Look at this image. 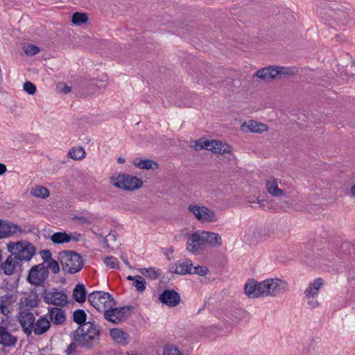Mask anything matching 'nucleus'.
<instances>
[{
	"label": "nucleus",
	"instance_id": "obj_26",
	"mask_svg": "<svg viewBox=\"0 0 355 355\" xmlns=\"http://www.w3.org/2000/svg\"><path fill=\"white\" fill-rule=\"evenodd\" d=\"M193 269V263L191 260L187 259L180 262L175 269V272L180 275H185L187 273L191 274Z\"/></svg>",
	"mask_w": 355,
	"mask_h": 355
},
{
	"label": "nucleus",
	"instance_id": "obj_28",
	"mask_svg": "<svg viewBox=\"0 0 355 355\" xmlns=\"http://www.w3.org/2000/svg\"><path fill=\"white\" fill-rule=\"evenodd\" d=\"M31 194L36 198H46L49 196V191L45 187L37 185L31 189Z\"/></svg>",
	"mask_w": 355,
	"mask_h": 355
},
{
	"label": "nucleus",
	"instance_id": "obj_57",
	"mask_svg": "<svg viewBox=\"0 0 355 355\" xmlns=\"http://www.w3.org/2000/svg\"><path fill=\"white\" fill-rule=\"evenodd\" d=\"M259 204L260 205V207L264 208L265 205L263 201H259Z\"/></svg>",
	"mask_w": 355,
	"mask_h": 355
},
{
	"label": "nucleus",
	"instance_id": "obj_6",
	"mask_svg": "<svg viewBox=\"0 0 355 355\" xmlns=\"http://www.w3.org/2000/svg\"><path fill=\"white\" fill-rule=\"evenodd\" d=\"M110 183L124 191H135L143 187V181L136 176L125 173L116 174L110 178Z\"/></svg>",
	"mask_w": 355,
	"mask_h": 355
},
{
	"label": "nucleus",
	"instance_id": "obj_43",
	"mask_svg": "<svg viewBox=\"0 0 355 355\" xmlns=\"http://www.w3.org/2000/svg\"><path fill=\"white\" fill-rule=\"evenodd\" d=\"M208 269L205 266H193L191 274H197L201 276H205L207 274Z\"/></svg>",
	"mask_w": 355,
	"mask_h": 355
},
{
	"label": "nucleus",
	"instance_id": "obj_44",
	"mask_svg": "<svg viewBox=\"0 0 355 355\" xmlns=\"http://www.w3.org/2000/svg\"><path fill=\"white\" fill-rule=\"evenodd\" d=\"M85 155V151L82 146H75L71 148L67 155Z\"/></svg>",
	"mask_w": 355,
	"mask_h": 355
},
{
	"label": "nucleus",
	"instance_id": "obj_55",
	"mask_svg": "<svg viewBox=\"0 0 355 355\" xmlns=\"http://www.w3.org/2000/svg\"><path fill=\"white\" fill-rule=\"evenodd\" d=\"M75 160H81L84 157H70Z\"/></svg>",
	"mask_w": 355,
	"mask_h": 355
},
{
	"label": "nucleus",
	"instance_id": "obj_58",
	"mask_svg": "<svg viewBox=\"0 0 355 355\" xmlns=\"http://www.w3.org/2000/svg\"><path fill=\"white\" fill-rule=\"evenodd\" d=\"M26 354L27 355V352L26 351L25 353H24V355Z\"/></svg>",
	"mask_w": 355,
	"mask_h": 355
},
{
	"label": "nucleus",
	"instance_id": "obj_11",
	"mask_svg": "<svg viewBox=\"0 0 355 355\" xmlns=\"http://www.w3.org/2000/svg\"><path fill=\"white\" fill-rule=\"evenodd\" d=\"M188 209L200 221L215 222L217 220L215 211L205 206L190 205Z\"/></svg>",
	"mask_w": 355,
	"mask_h": 355
},
{
	"label": "nucleus",
	"instance_id": "obj_7",
	"mask_svg": "<svg viewBox=\"0 0 355 355\" xmlns=\"http://www.w3.org/2000/svg\"><path fill=\"white\" fill-rule=\"evenodd\" d=\"M324 285V281L321 277L316 278L308 284L304 294L309 309H315L320 306L318 295Z\"/></svg>",
	"mask_w": 355,
	"mask_h": 355
},
{
	"label": "nucleus",
	"instance_id": "obj_49",
	"mask_svg": "<svg viewBox=\"0 0 355 355\" xmlns=\"http://www.w3.org/2000/svg\"><path fill=\"white\" fill-rule=\"evenodd\" d=\"M7 171L6 166L0 163V175L4 174Z\"/></svg>",
	"mask_w": 355,
	"mask_h": 355
},
{
	"label": "nucleus",
	"instance_id": "obj_30",
	"mask_svg": "<svg viewBox=\"0 0 355 355\" xmlns=\"http://www.w3.org/2000/svg\"><path fill=\"white\" fill-rule=\"evenodd\" d=\"M88 21V16L85 12H76L73 13L71 21L76 26H80Z\"/></svg>",
	"mask_w": 355,
	"mask_h": 355
},
{
	"label": "nucleus",
	"instance_id": "obj_15",
	"mask_svg": "<svg viewBox=\"0 0 355 355\" xmlns=\"http://www.w3.org/2000/svg\"><path fill=\"white\" fill-rule=\"evenodd\" d=\"M50 321L45 317H40L31 328H25V334L30 335L33 332L35 335L44 334L50 328Z\"/></svg>",
	"mask_w": 355,
	"mask_h": 355
},
{
	"label": "nucleus",
	"instance_id": "obj_8",
	"mask_svg": "<svg viewBox=\"0 0 355 355\" xmlns=\"http://www.w3.org/2000/svg\"><path fill=\"white\" fill-rule=\"evenodd\" d=\"M89 302L97 311L104 312L108 308L116 305V302L112 296L107 292L94 291L88 296Z\"/></svg>",
	"mask_w": 355,
	"mask_h": 355
},
{
	"label": "nucleus",
	"instance_id": "obj_23",
	"mask_svg": "<svg viewBox=\"0 0 355 355\" xmlns=\"http://www.w3.org/2000/svg\"><path fill=\"white\" fill-rule=\"evenodd\" d=\"M17 342V338L9 333L8 329L0 327V344L3 346H12Z\"/></svg>",
	"mask_w": 355,
	"mask_h": 355
},
{
	"label": "nucleus",
	"instance_id": "obj_22",
	"mask_svg": "<svg viewBox=\"0 0 355 355\" xmlns=\"http://www.w3.org/2000/svg\"><path fill=\"white\" fill-rule=\"evenodd\" d=\"M331 17L340 26L348 24L350 17L348 12L344 9H337L331 14Z\"/></svg>",
	"mask_w": 355,
	"mask_h": 355
},
{
	"label": "nucleus",
	"instance_id": "obj_36",
	"mask_svg": "<svg viewBox=\"0 0 355 355\" xmlns=\"http://www.w3.org/2000/svg\"><path fill=\"white\" fill-rule=\"evenodd\" d=\"M104 263L110 269H119V262L117 258L114 257H107L104 259Z\"/></svg>",
	"mask_w": 355,
	"mask_h": 355
},
{
	"label": "nucleus",
	"instance_id": "obj_27",
	"mask_svg": "<svg viewBox=\"0 0 355 355\" xmlns=\"http://www.w3.org/2000/svg\"><path fill=\"white\" fill-rule=\"evenodd\" d=\"M73 297L78 302H83L86 299V291L84 285L78 284L73 289Z\"/></svg>",
	"mask_w": 355,
	"mask_h": 355
},
{
	"label": "nucleus",
	"instance_id": "obj_29",
	"mask_svg": "<svg viewBox=\"0 0 355 355\" xmlns=\"http://www.w3.org/2000/svg\"><path fill=\"white\" fill-rule=\"evenodd\" d=\"M35 248L31 243L24 241V261H30L35 254Z\"/></svg>",
	"mask_w": 355,
	"mask_h": 355
},
{
	"label": "nucleus",
	"instance_id": "obj_19",
	"mask_svg": "<svg viewBox=\"0 0 355 355\" xmlns=\"http://www.w3.org/2000/svg\"><path fill=\"white\" fill-rule=\"evenodd\" d=\"M48 313L51 321L54 324H62L66 320L64 311H63L60 307H49L48 308Z\"/></svg>",
	"mask_w": 355,
	"mask_h": 355
},
{
	"label": "nucleus",
	"instance_id": "obj_13",
	"mask_svg": "<svg viewBox=\"0 0 355 355\" xmlns=\"http://www.w3.org/2000/svg\"><path fill=\"white\" fill-rule=\"evenodd\" d=\"M129 308L126 306L114 308H108L103 312L104 318L114 324H119L125 320L126 318V313Z\"/></svg>",
	"mask_w": 355,
	"mask_h": 355
},
{
	"label": "nucleus",
	"instance_id": "obj_2",
	"mask_svg": "<svg viewBox=\"0 0 355 355\" xmlns=\"http://www.w3.org/2000/svg\"><path fill=\"white\" fill-rule=\"evenodd\" d=\"M101 329L94 321H88L79 326L73 333V339L78 345L87 349L96 346L100 340Z\"/></svg>",
	"mask_w": 355,
	"mask_h": 355
},
{
	"label": "nucleus",
	"instance_id": "obj_4",
	"mask_svg": "<svg viewBox=\"0 0 355 355\" xmlns=\"http://www.w3.org/2000/svg\"><path fill=\"white\" fill-rule=\"evenodd\" d=\"M189 146L195 150H200L203 148L215 154H229L232 153V148L226 142L218 140H208L205 138H200L198 140H191Z\"/></svg>",
	"mask_w": 355,
	"mask_h": 355
},
{
	"label": "nucleus",
	"instance_id": "obj_24",
	"mask_svg": "<svg viewBox=\"0 0 355 355\" xmlns=\"http://www.w3.org/2000/svg\"><path fill=\"white\" fill-rule=\"evenodd\" d=\"M205 245H220L221 237L218 234L201 231Z\"/></svg>",
	"mask_w": 355,
	"mask_h": 355
},
{
	"label": "nucleus",
	"instance_id": "obj_33",
	"mask_svg": "<svg viewBox=\"0 0 355 355\" xmlns=\"http://www.w3.org/2000/svg\"><path fill=\"white\" fill-rule=\"evenodd\" d=\"M24 299L26 306L35 307L37 305V294L36 292H31L28 296L24 293Z\"/></svg>",
	"mask_w": 355,
	"mask_h": 355
},
{
	"label": "nucleus",
	"instance_id": "obj_52",
	"mask_svg": "<svg viewBox=\"0 0 355 355\" xmlns=\"http://www.w3.org/2000/svg\"><path fill=\"white\" fill-rule=\"evenodd\" d=\"M121 259H122V260L123 261L124 263H125L127 266H128V267H130V265L129 261H128L127 257H123V256H122V257H121Z\"/></svg>",
	"mask_w": 355,
	"mask_h": 355
},
{
	"label": "nucleus",
	"instance_id": "obj_39",
	"mask_svg": "<svg viewBox=\"0 0 355 355\" xmlns=\"http://www.w3.org/2000/svg\"><path fill=\"white\" fill-rule=\"evenodd\" d=\"M163 355H183V354L177 347L170 345L164 347Z\"/></svg>",
	"mask_w": 355,
	"mask_h": 355
},
{
	"label": "nucleus",
	"instance_id": "obj_35",
	"mask_svg": "<svg viewBox=\"0 0 355 355\" xmlns=\"http://www.w3.org/2000/svg\"><path fill=\"white\" fill-rule=\"evenodd\" d=\"M35 317L32 313L27 312L24 310V333H25V328L33 326L35 323Z\"/></svg>",
	"mask_w": 355,
	"mask_h": 355
},
{
	"label": "nucleus",
	"instance_id": "obj_34",
	"mask_svg": "<svg viewBox=\"0 0 355 355\" xmlns=\"http://www.w3.org/2000/svg\"><path fill=\"white\" fill-rule=\"evenodd\" d=\"M73 321L79 324V326L83 325L86 323V313L85 311L82 309L76 310L73 312Z\"/></svg>",
	"mask_w": 355,
	"mask_h": 355
},
{
	"label": "nucleus",
	"instance_id": "obj_42",
	"mask_svg": "<svg viewBox=\"0 0 355 355\" xmlns=\"http://www.w3.org/2000/svg\"><path fill=\"white\" fill-rule=\"evenodd\" d=\"M24 91L27 92L28 94L33 95L36 91V86L30 81L24 83Z\"/></svg>",
	"mask_w": 355,
	"mask_h": 355
},
{
	"label": "nucleus",
	"instance_id": "obj_50",
	"mask_svg": "<svg viewBox=\"0 0 355 355\" xmlns=\"http://www.w3.org/2000/svg\"><path fill=\"white\" fill-rule=\"evenodd\" d=\"M1 311L3 315H6L8 313H9V311L8 310L7 307L4 305H1L0 306Z\"/></svg>",
	"mask_w": 355,
	"mask_h": 355
},
{
	"label": "nucleus",
	"instance_id": "obj_1",
	"mask_svg": "<svg viewBox=\"0 0 355 355\" xmlns=\"http://www.w3.org/2000/svg\"><path fill=\"white\" fill-rule=\"evenodd\" d=\"M287 288V282L278 278H268L261 282L251 279L245 283L244 291L250 298L275 297L283 295Z\"/></svg>",
	"mask_w": 355,
	"mask_h": 355
},
{
	"label": "nucleus",
	"instance_id": "obj_5",
	"mask_svg": "<svg viewBox=\"0 0 355 355\" xmlns=\"http://www.w3.org/2000/svg\"><path fill=\"white\" fill-rule=\"evenodd\" d=\"M58 260L62 266V270L69 274L79 272L83 266L82 257L77 252L71 250L60 252Z\"/></svg>",
	"mask_w": 355,
	"mask_h": 355
},
{
	"label": "nucleus",
	"instance_id": "obj_46",
	"mask_svg": "<svg viewBox=\"0 0 355 355\" xmlns=\"http://www.w3.org/2000/svg\"><path fill=\"white\" fill-rule=\"evenodd\" d=\"M40 255L42 259H43V263L44 265L46 263L49 262L51 259H53L52 258L51 252L49 250H43L40 251Z\"/></svg>",
	"mask_w": 355,
	"mask_h": 355
},
{
	"label": "nucleus",
	"instance_id": "obj_56",
	"mask_svg": "<svg viewBox=\"0 0 355 355\" xmlns=\"http://www.w3.org/2000/svg\"><path fill=\"white\" fill-rule=\"evenodd\" d=\"M127 279L130 280V281H134V282H135V277H133V276H130H130H128V277H127Z\"/></svg>",
	"mask_w": 355,
	"mask_h": 355
},
{
	"label": "nucleus",
	"instance_id": "obj_48",
	"mask_svg": "<svg viewBox=\"0 0 355 355\" xmlns=\"http://www.w3.org/2000/svg\"><path fill=\"white\" fill-rule=\"evenodd\" d=\"M174 252V250L172 248H168L165 249L164 253L167 257L168 259H171L170 255H171Z\"/></svg>",
	"mask_w": 355,
	"mask_h": 355
},
{
	"label": "nucleus",
	"instance_id": "obj_41",
	"mask_svg": "<svg viewBox=\"0 0 355 355\" xmlns=\"http://www.w3.org/2000/svg\"><path fill=\"white\" fill-rule=\"evenodd\" d=\"M24 52L28 55H35L40 52V48L35 45L29 44L24 47Z\"/></svg>",
	"mask_w": 355,
	"mask_h": 355
},
{
	"label": "nucleus",
	"instance_id": "obj_12",
	"mask_svg": "<svg viewBox=\"0 0 355 355\" xmlns=\"http://www.w3.org/2000/svg\"><path fill=\"white\" fill-rule=\"evenodd\" d=\"M206 246L201 231L191 234L187 243V250L194 254H201Z\"/></svg>",
	"mask_w": 355,
	"mask_h": 355
},
{
	"label": "nucleus",
	"instance_id": "obj_31",
	"mask_svg": "<svg viewBox=\"0 0 355 355\" xmlns=\"http://www.w3.org/2000/svg\"><path fill=\"white\" fill-rule=\"evenodd\" d=\"M136 166L141 169H155L158 164L151 159H142L138 162H135Z\"/></svg>",
	"mask_w": 355,
	"mask_h": 355
},
{
	"label": "nucleus",
	"instance_id": "obj_54",
	"mask_svg": "<svg viewBox=\"0 0 355 355\" xmlns=\"http://www.w3.org/2000/svg\"><path fill=\"white\" fill-rule=\"evenodd\" d=\"M125 162V158H123V157H119V158H118V162H119V164H123Z\"/></svg>",
	"mask_w": 355,
	"mask_h": 355
},
{
	"label": "nucleus",
	"instance_id": "obj_32",
	"mask_svg": "<svg viewBox=\"0 0 355 355\" xmlns=\"http://www.w3.org/2000/svg\"><path fill=\"white\" fill-rule=\"evenodd\" d=\"M277 78L293 76L295 71L290 67L275 66Z\"/></svg>",
	"mask_w": 355,
	"mask_h": 355
},
{
	"label": "nucleus",
	"instance_id": "obj_45",
	"mask_svg": "<svg viewBox=\"0 0 355 355\" xmlns=\"http://www.w3.org/2000/svg\"><path fill=\"white\" fill-rule=\"evenodd\" d=\"M78 346H79L78 343L73 340V343L67 346L65 350L66 355H76Z\"/></svg>",
	"mask_w": 355,
	"mask_h": 355
},
{
	"label": "nucleus",
	"instance_id": "obj_20",
	"mask_svg": "<svg viewBox=\"0 0 355 355\" xmlns=\"http://www.w3.org/2000/svg\"><path fill=\"white\" fill-rule=\"evenodd\" d=\"M266 188L267 191L274 197H282L285 195V192L278 187L277 179L274 177H270L267 179Z\"/></svg>",
	"mask_w": 355,
	"mask_h": 355
},
{
	"label": "nucleus",
	"instance_id": "obj_10",
	"mask_svg": "<svg viewBox=\"0 0 355 355\" xmlns=\"http://www.w3.org/2000/svg\"><path fill=\"white\" fill-rule=\"evenodd\" d=\"M49 271L44 263L33 266L29 270L27 281L34 286H41L48 278Z\"/></svg>",
	"mask_w": 355,
	"mask_h": 355
},
{
	"label": "nucleus",
	"instance_id": "obj_18",
	"mask_svg": "<svg viewBox=\"0 0 355 355\" xmlns=\"http://www.w3.org/2000/svg\"><path fill=\"white\" fill-rule=\"evenodd\" d=\"M253 77L259 78L264 82H271L277 78L275 66L262 68L258 70Z\"/></svg>",
	"mask_w": 355,
	"mask_h": 355
},
{
	"label": "nucleus",
	"instance_id": "obj_53",
	"mask_svg": "<svg viewBox=\"0 0 355 355\" xmlns=\"http://www.w3.org/2000/svg\"><path fill=\"white\" fill-rule=\"evenodd\" d=\"M350 193L351 194L355 197V184H354L353 186H352L351 187V189H350Z\"/></svg>",
	"mask_w": 355,
	"mask_h": 355
},
{
	"label": "nucleus",
	"instance_id": "obj_17",
	"mask_svg": "<svg viewBox=\"0 0 355 355\" xmlns=\"http://www.w3.org/2000/svg\"><path fill=\"white\" fill-rule=\"evenodd\" d=\"M19 231L17 225L10 221L0 219V239L11 236Z\"/></svg>",
	"mask_w": 355,
	"mask_h": 355
},
{
	"label": "nucleus",
	"instance_id": "obj_51",
	"mask_svg": "<svg viewBox=\"0 0 355 355\" xmlns=\"http://www.w3.org/2000/svg\"><path fill=\"white\" fill-rule=\"evenodd\" d=\"M18 317V321L21 326L22 327V311H19L17 315Z\"/></svg>",
	"mask_w": 355,
	"mask_h": 355
},
{
	"label": "nucleus",
	"instance_id": "obj_3",
	"mask_svg": "<svg viewBox=\"0 0 355 355\" xmlns=\"http://www.w3.org/2000/svg\"><path fill=\"white\" fill-rule=\"evenodd\" d=\"M7 248L10 254L1 264V268L6 275H11L22 262V241L10 242Z\"/></svg>",
	"mask_w": 355,
	"mask_h": 355
},
{
	"label": "nucleus",
	"instance_id": "obj_38",
	"mask_svg": "<svg viewBox=\"0 0 355 355\" xmlns=\"http://www.w3.org/2000/svg\"><path fill=\"white\" fill-rule=\"evenodd\" d=\"M133 285L139 292H143L146 289V282L144 278L141 276H135V281L133 282Z\"/></svg>",
	"mask_w": 355,
	"mask_h": 355
},
{
	"label": "nucleus",
	"instance_id": "obj_47",
	"mask_svg": "<svg viewBox=\"0 0 355 355\" xmlns=\"http://www.w3.org/2000/svg\"><path fill=\"white\" fill-rule=\"evenodd\" d=\"M59 88L61 92L64 94H67L71 92V88L66 85H61Z\"/></svg>",
	"mask_w": 355,
	"mask_h": 355
},
{
	"label": "nucleus",
	"instance_id": "obj_21",
	"mask_svg": "<svg viewBox=\"0 0 355 355\" xmlns=\"http://www.w3.org/2000/svg\"><path fill=\"white\" fill-rule=\"evenodd\" d=\"M110 336L119 344L125 345L129 343V335L119 328H113L110 331Z\"/></svg>",
	"mask_w": 355,
	"mask_h": 355
},
{
	"label": "nucleus",
	"instance_id": "obj_40",
	"mask_svg": "<svg viewBox=\"0 0 355 355\" xmlns=\"http://www.w3.org/2000/svg\"><path fill=\"white\" fill-rule=\"evenodd\" d=\"M47 270H51L53 274H58L60 272V266L58 262L55 259H51L45 263Z\"/></svg>",
	"mask_w": 355,
	"mask_h": 355
},
{
	"label": "nucleus",
	"instance_id": "obj_37",
	"mask_svg": "<svg viewBox=\"0 0 355 355\" xmlns=\"http://www.w3.org/2000/svg\"><path fill=\"white\" fill-rule=\"evenodd\" d=\"M140 272L144 275L148 276L152 279H156L159 276L157 270L153 268H141L140 269Z\"/></svg>",
	"mask_w": 355,
	"mask_h": 355
},
{
	"label": "nucleus",
	"instance_id": "obj_25",
	"mask_svg": "<svg viewBox=\"0 0 355 355\" xmlns=\"http://www.w3.org/2000/svg\"><path fill=\"white\" fill-rule=\"evenodd\" d=\"M72 237L65 232H59L53 234L51 236V241L55 244H63L69 243Z\"/></svg>",
	"mask_w": 355,
	"mask_h": 355
},
{
	"label": "nucleus",
	"instance_id": "obj_9",
	"mask_svg": "<svg viewBox=\"0 0 355 355\" xmlns=\"http://www.w3.org/2000/svg\"><path fill=\"white\" fill-rule=\"evenodd\" d=\"M42 297L46 304L55 307H64L68 304L67 294L55 288L44 290Z\"/></svg>",
	"mask_w": 355,
	"mask_h": 355
},
{
	"label": "nucleus",
	"instance_id": "obj_16",
	"mask_svg": "<svg viewBox=\"0 0 355 355\" xmlns=\"http://www.w3.org/2000/svg\"><path fill=\"white\" fill-rule=\"evenodd\" d=\"M241 128L243 131L258 134H261L268 130V126L266 124L254 120L245 121L242 123Z\"/></svg>",
	"mask_w": 355,
	"mask_h": 355
},
{
	"label": "nucleus",
	"instance_id": "obj_14",
	"mask_svg": "<svg viewBox=\"0 0 355 355\" xmlns=\"http://www.w3.org/2000/svg\"><path fill=\"white\" fill-rule=\"evenodd\" d=\"M159 300L169 307H175L180 302V296L175 290L165 289L159 295Z\"/></svg>",
	"mask_w": 355,
	"mask_h": 355
}]
</instances>
